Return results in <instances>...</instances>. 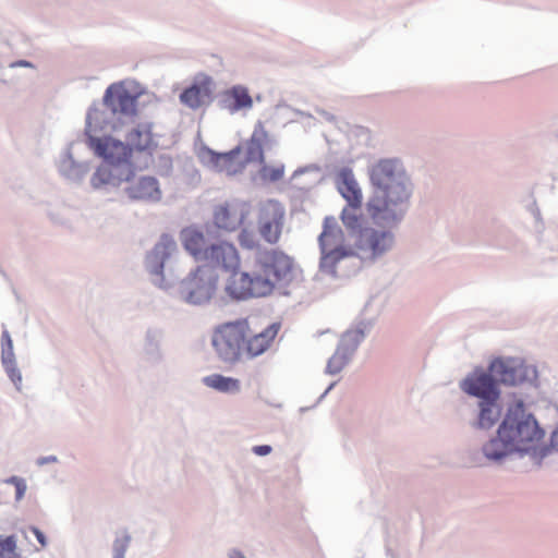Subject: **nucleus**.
Returning <instances> with one entry per match:
<instances>
[{"instance_id": "28", "label": "nucleus", "mask_w": 558, "mask_h": 558, "mask_svg": "<svg viewBox=\"0 0 558 558\" xmlns=\"http://www.w3.org/2000/svg\"><path fill=\"white\" fill-rule=\"evenodd\" d=\"M284 167L282 165L279 166H267L263 165L259 170V175L263 181L267 182H277L283 178Z\"/></svg>"}, {"instance_id": "16", "label": "nucleus", "mask_w": 558, "mask_h": 558, "mask_svg": "<svg viewBox=\"0 0 558 558\" xmlns=\"http://www.w3.org/2000/svg\"><path fill=\"white\" fill-rule=\"evenodd\" d=\"M210 95L211 80L209 77H203L185 88L180 95V100L189 108L197 109L209 100Z\"/></svg>"}, {"instance_id": "20", "label": "nucleus", "mask_w": 558, "mask_h": 558, "mask_svg": "<svg viewBox=\"0 0 558 558\" xmlns=\"http://www.w3.org/2000/svg\"><path fill=\"white\" fill-rule=\"evenodd\" d=\"M180 240L184 250L195 260L203 262L208 245H206V238L202 231L192 227L185 228L180 232Z\"/></svg>"}, {"instance_id": "27", "label": "nucleus", "mask_w": 558, "mask_h": 558, "mask_svg": "<svg viewBox=\"0 0 558 558\" xmlns=\"http://www.w3.org/2000/svg\"><path fill=\"white\" fill-rule=\"evenodd\" d=\"M0 558H21L14 536H0Z\"/></svg>"}, {"instance_id": "32", "label": "nucleus", "mask_w": 558, "mask_h": 558, "mask_svg": "<svg viewBox=\"0 0 558 558\" xmlns=\"http://www.w3.org/2000/svg\"><path fill=\"white\" fill-rule=\"evenodd\" d=\"M267 140H268V133H267L264 124L262 122H258L254 128V131L252 133L250 142L264 146V144L267 142Z\"/></svg>"}, {"instance_id": "10", "label": "nucleus", "mask_w": 558, "mask_h": 558, "mask_svg": "<svg viewBox=\"0 0 558 558\" xmlns=\"http://www.w3.org/2000/svg\"><path fill=\"white\" fill-rule=\"evenodd\" d=\"M250 215V205L244 201H227L215 206L214 225L221 230H236Z\"/></svg>"}, {"instance_id": "15", "label": "nucleus", "mask_w": 558, "mask_h": 558, "mask_svg": "<svg viewBox=\"0 0 558 558\" xmlns=\"http://www.w3.org/2000/svg\"><path fill=\"white\" fill-rule=\"evenodd\" d=\"M125 192L130 198L135 201L158 202L161 198L158 181L153 177H141L135 181H130Z\"/></svg>"}, {"instance_id": "25", "label": "nucleus", "mask_w": 558, "mask_h": 558, "mask_svg": "<svg viewBox=\"0 0 558 558\" xmlns=\"http://www.w3.org/2000/svg\"><path fill=\"white\" fill-rule=\"evenodd\" d=\"M500 410L496 401L481 402V412L478 416V425L482 428H490L498 421Z\"/></svg>"}, {"instance_id": "12", "label": "nucleus", "mask_w": 558, "mask_h": 558, "mask_svg": "<svg viewBox=\"0 0 558 558\" xmlns=\"http://www.w3.org/2000/svg\"><path fill=\"white\" fill-rule=\"evenodd\" d=\"M125 141L132 151L151 155L158 148L157 134L153 132V124L149 122L133 125L125 134Z\"/></svg>"}, {"instance_id": "17", "label": "nucleus", "mask_w": 558, "mask_h": 558, "mask_svg": "<svg viewBox=\"0 0 558 558\" xmlns=\"http://www.w3.org/2000/svg\"><path fill=\"white\" fill-rule=\"evenodd\" d=\"M221 106L230 113H235L240 110L251 109L253 107V99L246 87L235 85L222 93Z\"/></svg>"}, {"instance_id": "31", "label": "nucleus", "mask_w": 558, "mask_h": 558, "mask_svg": "<svg viewBox=\"0 0 558 558\" xmlns=\"http://www.w3.org/2000/svg\"><path fill=\"white\" fill-rule=\"evenodd\" d=\"M238 240H239L240 245L244 248L252 250L258 245V241H257L255 234L247 229H243L240 232Z\"/></svg>"}, {"instance_id": "18", "label": "nucleus", "mask_w": 558, "mask_h": 558, "mask_svg": "<svg viewBox=\"0 0 558 558\" xmlns=\"http://www.w3.org/2000/svg\"><path fill=\"white\" fill-rule=\"evenodd\" d=\"M240 147L225 154L210 153L209 161L216 171L233 175L241 172L245 166V162L240 159Z\"/></svg>"}, {"instance_id": "24", "label": "nucleus", "mask_w": 558, "mask_h": 558, "mask_svg": "<svg viewBox=\"0 0 558 558\" xmlns=\"http://www.w3.org/2000/svg\"><path fill=\"white\" fill-rule=\"evenodd\" d=\"M484 453L488 459L493 460H499L509 453L513 452L510 446H508V442L504 437L497 436L496 438L492 439L489 442H487L484 448Z\"/></svg>"}, {"instance_id": "37", "label": "nucleus", "mask_w": 558, "mask_h": 558, "mask_svg": "<svg viewBox=\"0 0 558 558\" xmlns=\"http://www.w3.org/2000/svg\"><path fill=\"white\" fill-rule=\"evenodd\" d=\"M2 341L7 342L8 347L11 349L12 340H11V338H10V336H9V333L7 331H4L3 335H2Z\"/></svg>"}, {"instance_id": "39", "label": "nucleus", "mask_w": 558, "mask_h": 558, "mask_svg": "<svg viewBox=\"0 0 558 558\" xmlns=\"http://www.w3.org/2000/svg\"><path fill=\"white\" fill-rule=\"evenodd\" d=\"M21 64H22V65H25V66H26V65H28V63H27V62H21Z\"/></svg>"}, {"instance_id": "4", "label": "nucleus", "mask_w": 558, "mask_h": 558, "mask_svg": "<svg viewBox=\"0 0 558 558\" xmlns=\"http://www.w3.org/2000/svg\"><path fill=\"white\" fill-rule=\"evenodd\" d=\"M531 373L534 371L519 359H496L489 365V373L474 371L461 383V389L482 402L497 401V381L517 385L527 379Z\"/></svg>"}, {"instance_id": "6", "label": "nucleus", "mask_w": 558, "mask_h": 558, "mask_svg": "<svg viewBox=\"0 0 558 558\" xmlns=\"http://www.w3.org/2000/svg\"><path fill=\"white\" fill-rule=\"evenodd\" d=\"M318 242L322 252L319 266L326 274L335 275L337 264L354 254L350 247L345 246L344 233L333 217L325 218Z\"/></svg>"}, {"instance_id": "22", "label": "nucleus", "mask_w": 558, "mask_h": 558, "mask_svg": "<svg viewBox=\"0 0 558 558\" xmlns=\"http://www.w3.org/2000/svg\"><path fill=\"white\" fill-rule=\"evenodd\" d=\"M542 437L543 432L536 421L531 415H526L523 409V414L520 417V445H523L524 452L535 449Z\"/></svg>"}, {"instance_id": "30", "label": "nucleus", "mask_w": 558, "mask_h": 558, "mask_svg": "<svg viewBox=\"0 0 558 558\" xmlns=\"http://www.w3.org/2000/svg\"><path fill=\"white\" fill-rule=\"evenodd\" d=\"M347 363L345 355L340 351H336V353L328 361V371L331 374H336L342 369V367Z\"/></svg>"}, {"instance_id": "9", "label": "nucleus", "mask_w": 558, "mask_h": 558, "mask_svg": "<svg viewBox=\"0 0 558 558\" xmlns=\"http://www.w3.org/2000/svg\"><path fill=\"white\" fill-rule=\"evenodd\" d=\"M286 210L277 201L262 203L257 211V231L268 244H277L281 238Z\"/></svg>"}, {"instance_id": "13", "label": "nucleus", "mask_w": 558, "mask_h": 558, "mask_svg": "<svg viewBox=\"0 0 558 558\" xmlns=\"http://www.w3.org/2000/svg\"><path fill=\"white\" fill-rule=\"evenodd\" d=\"M104 102L114 113L133 116L136 112V98L122 84L110 85L105 93Z\"/></svg>"}, {"instance_id": "14", "label": "nucleus", "mask_w": 558, "mask_h": 558, "mask_svg": "<svg viewBox=\"0 0 558 558\" xmlns=\"http://www.w3.org/2000/svg\"><path fill=\"white\" fill-rule=\"evenodd\" d=\"M133 175L134 171L132 167H119L107 162V165L97 168L90 179V183L95 189L107 185L119 186L123 182H130Z\"/></svg>"}, {"instance_id": "7", "label": "nucleus", "mask_w": 558, "mask_h": 558, "mask_svg": "<svg viewBox=\"0 0 558 558\" xmlns=\"http://www.w3.org/2000/svg\"><path fill=\"white\" fill-rule=\"evenodd\" d=\"M92 132V113H88L85 131L88 147L96 156L102 158L108 163L119 167H131L133 151L128 143H123L111 136L96 137Z\"/></svg>"}, {"instance_id": "36", "label": "nucleus", "mask_w": 558, "mask_h": 558, "mask_svg": "<svg viewBox=\"0 0 558 558\" xmlns=\"http://www.w3.org/2000/svg\"><path fill=\"white\" fill-rule=\"evenodd\" d=\"M551 448L558 452V426L554 430L551 435V441H550Z\"/></svg>"}, {"instance_id": "11", "label": "nucleus", "mask_w": 558, "mask_h": 558, "mask_svg": "<svg viewBox=\"0 0 558 558\" xmlns=\"http://www.w3.org/2000/svg\"><path fill=\"white\" fill-rule=\"evenodd\" d=\"M523 414V401H514L508 409V413L498 428L499 436L504 437L512 451L524 452L520 445V417Z\"/></svg>"}, {"instance_id": "5", "label": "nucleus", "mask_w": 558, "mask_h": 558, "mask_svg": "<svg viewBox=\"0 0 558 558\" xmlns=\"http://www.w3.org/2000/svg\"><path fill=\"white\" fill-rule=\"evenodd\" d=\"M371 225L359 230L355 239L354 254L362 259L374 260L389 251L395 241L392 229L401 221H377L369 217Z\"/></svg>"}, {"instance_id": "19", "label": "nucleus", "mask_w": 558, "mask_h": 558, "mask_svg": "<svg viewBox=\"0 0 558 558\" xmlns=\"http://www.w3.org/2000/svg\"><path fill=\"white\" fill-rule=\"evenodd\" d=\"M337 187L342 197L348 202V205H352L354 207L362 206V190L360 189L351 170L343 169L339 173Z\"/></svg>"}, {"instance_id": "21", "label": "nucleus", "mask_w": 558, "mask_h": 558, "mask_svg": "<svg viewBox=\"0 0 558 558\" xmlns=\"http://www.w3.org/2000/svg\"><path fill=\"white\" fill-rule=\"evenodd\" d=\"M178 250L175 240L168 235L162 234L158 243L150 252L148 259L153 270L160 274L163 268L165 262Z\"/></svg>"}, {"instance_id": "26", "label": "nucleus", "mask_w": 558, "mask_h": 558, "mask_svg": "<svg viewBox=\"0 0 558 558\" xmlns=\"http://www.w3.org/2000/svg\"><path fill=\"white\" fill-rule=\"evenodd\" d=\"M361 207H354L347 205L341 211V220L348 229H355L360 223V211Z\"/></svg>"}, {"instance_id": "33", "label": "nucleus", "mask_w": 558, "mask_h": 558, "mask_svg": "<svg viewBox=\"0 0 558 558\" xmlns=\"http://www.w3.org/2000/svg\"><path fill=\"white\" fill-rule=\"evenodd\" d=\"M5 483L14 485L16 500H21L24 497L27 488L25 480L17 476H12L8 478Z\"/></svg>"}, {"instance_id": "29", "label": "nucleus", "mask_w": 558, "mask_h": 558, "mask_svg": "<svg viewBox=\"0 0 558 558\" xmlns=\"http://www.w3.org/2000/svg\"><path fill=\"white\" fill-rule=\"evenodd\" d=\"M258 161L264 163V149L259 144L247 142L246 159L244 162Z\"/></svg>"}, {"instance_id": "8", "label": "nucleus", "mask_w": 558, "mask_h": 558, "mask_svg": "<svg viewBox=\"0 0 558 558\" xmlns=\"http://www.w3.org/2000/svg\"><path fill=\"white\" fill-rule=\"evenodd\" d=\"M218 276L207 266H198L181 284V293L192 304H204L215 294Z\"/></svg>"}, {"instance_id": "34", "label": "nucleus", "mask_w": 558, "mask_h": 558, "mask_svg": "<svg viewBox=\"0 0 558 558\" xmlns=\"http://www.w3.org/2000/svg\"><path fill=\"white\" fill-rule=\"evenodd\" d=\"M31 531L33 532V534L35 535L37 541L39 542L41 548H45L47 546V538H46L45 534L36 526H32Z\"/></svg>"}, {"instance_id": "1", "label": "nucleus", "mask_w": 558, "mask_h": 558, "mask_svg": "<svg viewBox=\"0 0 558 558\" xmlns=\"http://www.w3.org/2000/svg\"><path fill=\"white\" fill-rule=\"evenodd\" d=\"M203 262L214 271L218 268L231 272L226 291L236 300L267 296L293 279L292 258L274 248L258 251L252 265L240 271L241 257L236 246L230 241L219 240L206 247Z\"/></svg>"}, {"instance_id": "35", "label": "nucleus", "mask_w": 558, "mask_h": 558, "mask_svg": "<svg viewBox=\"0 0 558 558\" xmlns=\"http://www.w3.org/2000/svg\"><path fill=\"white\" fill-rule=\"evenodd\" d=\"M253 452L257 456H267L271 452V447L268 445H259L253 447Z\"/></svg>"}, {"instance_id": "2", "label": "nucleus", "mask_w": 558, "mask_h": 558, "mask_svg": "<svg viewBox=\"0 0 558 558\" xmlns=\"http://www.w3.org/2000/svg\"><path fill=\"white\" fill-rule=\"evenodd\" d=\"M281 329L279 323L258 327L250 318H239L217 325L211 332V345L218 359L234 364L255 359L268 350Z\"/></svg>"}, {"instance_id": "23", "label": "nucleus", "mask_w": 558, "mask_h": 558, "mask_svg": "<svg viewBox=\"0 0 558 558\" xmlns=\"http://www.w3.org/2000/svg\"><path fill=\"white\" fill-rule=\"evenodd\" d=\"M203 384L223 393H236L241 390V381L238 378L227 377L221 374H211L204 377Z\"/></svg>"}, {"instance_id": "38", "label": "nucleus", "mask_w": 558, "mask_h": 558, "mask_svg": "<svg viewBox=\"0 0 558 558\" xmlns=\"http://www.w3.org/2000/svg\"><path fill=\"white\" fill-rule=\"evenodd\" d=\"M230 558H245V557L242 555V553L235 550L230 555Z\"/></svg>"}, {"instance_id": "3", "label": "nucleus", "mask_w": 558, "mask_h": 558, "mask_svg": "<svg viewBox=\"0 0 558 558\" xmlns=\"http://www.w3.org/2000/svg\"><path fill=\"white\" fill-rule=\"evenodd\" d=\"M373 193L366 203L368 217L375 220H401L408 208L410 192L407 177L397 161L383 159L369 170Z\"/></svg>"}]
</instances>
